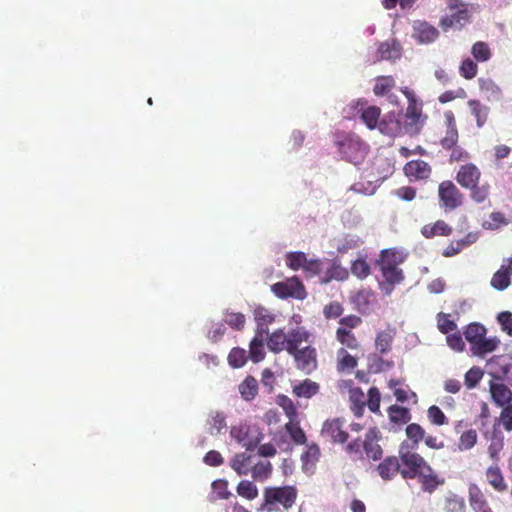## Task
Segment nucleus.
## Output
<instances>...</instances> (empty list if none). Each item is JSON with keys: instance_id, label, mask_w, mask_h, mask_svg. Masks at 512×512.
I'll list each match as a JSON object with an SVG mask.
<instances>
[{"instance_id": "nucleus-1", "label": "nucleus", "mask_w": 512, "mask_h": 512, "mask_svg": "<svg viewBox=\"0 0 512 512\" xmlns=\"http://www.w3.org/2000/svg\"><path fill=\"white\" fill-rule=\"evenodd\" d=\"M335 145L341 159L353 165L362 163L369 151L368 144L354 133H337Z\"/></svg>"}, {"instance_id": "nucleus-2", "label": "nucleus", "mask_w": 512, "mask_h": 512, "mask_svg": "<svg viewBox=\"0 0 512 512\" xmlns=\"http://www.w3.org/2000/svg\"><path fill=\"white\" fill-rule=\"evenodd\" d=\"M298 491L296 487L286 485L279 487H266L263 491L264 502L261 510L264 512H283L293 507L296 502Z\"/></svg>"}, {"instance_id": "nucleus-3", "label": "nucleus", "mask_w": 512, "mask_h": 512, "mask_svg": "<svg viewBox=\"0 0 512 512\" xmlns=\"http://www.w3.org/2000/svg\"><path fill=\"white\" fill-rule=\"evenodd\" d=\"M407 254L395 248L381 251L377 264L384 280L392 284H400L404 280L402 269L398 267L405 261Z\"/></svg>"}, {"instance_id": "nucleus-4", "label": "nucleus", "mask_w": 512, "mask_h": 512, "mask_svg": "<svg viewBox=\"0 0 512 512\" xmlns=\"http://www.w3.org/2000/svg\"><path fill=\"white\" fill-rule=\"evenodd\" d=\"M401 459L406 467H413L417 470L424 491L432 493L439 485L444 483V479H440L419 454L403 453Z\"/></svg>"}, {"instance_id": "nucleus-5", "label": "nucleus", "mask_w": 512, "mask_h": 512, "mask_svg": "<svg viewBox=\"0 0 512 512\" xmlns=\"http://www.w3.org/2000/svg\"><path fill=\"white\" fill-rule=\"evenodd\" d=\"M403 93L408 99V107L404 115L405 122L402 123L404 134L415 135L419 133L424 123V119H422V105L418 103L416 95L412 90L405 88Z\"/></svg>"}, {"instance_id": "nucleus-6", "label": "nucleus", "mask_w": 512, "mask_h": 512, "mask_svg": "<svg viewBox=\"0 0 512 512\" xmlns=\"http://www.w3.org/2000/svg\"><path fill=\"white\" fill-rule=\"evenodd\" d=\"M230 436L247 451H253L263 438L262 433L257 428L247 424L232 426Z\"/></svg>"}, {"instance_id": "nucleus-7", "label": "nucleus", "mask_w": 512, "mask_h": 512, "mask_svg": "<svg viewBox=\"0 0 512 512\" xmlns=\"http://www.w3.org/2000/svg\"><path fill=\"white\" fill-rule=\"evenodd\" d=\"M487 373L495 380H505L512 385V356L496 355L486 363Z\"/></svg>"}, {"instance_id": "nucleus-8", "label": "nucleus", "mask_w": 512, "mask_h": 512, "mask_svg": "<svg viewBox=\"0 0 512 512\" xmlns=\"http://www.w3.org/2000/svg\"><path fill=\"white\" fill-rule=\"evenodd\" d=\"M271 290L278 298L281 299H287L289 297L304 299L306 297L305 288L296 276L273 284L271 286Z\"/></svg>"}, {"instance_id": "nucleus-9", "label": "nucleus", "mask_w": 512, "mask_h": 512, "mask_svg": "<svg viewBox=\"0 0 512 512\" xmlns=\"http://www.w3.org/2000/svg\"><path fill=\"white\" fill-rule=\"evenodd\" d=\"M438 196L446 210L456 209L463 201L462 193L451 181H444L439 185Z\"/></svg>"}, {"instance_id": "nucleus-10", "label": "nucleus", "mask_w": 512, "mask_h": 512, "mask_svg": "<svg viewBox=\"0 0 512 512\" xmlns=\"http://www.w3.org/2000/svg\"><path fill=\"white\" fill-rule=\"evenodd\" d=\"M377 164L379 166H386L385 173L379 175L375 180H369L367 182H358L351 186V190L361 193L364 195H373L377 188L380 186L382 181L392 173V167L385 159H378Z\"/></svg>"}, {"instance_id": "nucleus-11", "label": "nucleus", "mask_w": 512, "mask_h": 512, "mask_svg": "<svg viewBox=\"0 0 512 512\" xmlns=\"http://www.w3.org/2000/svg\"><path fill=\"white\" fill-rule=\"evenodd\" d=\"M412 28V37L419 44L433 43L439 36L438 30L426 21H414Z\"/></svg>"}, {"instance_id": "nucleus-12", "label": "nucleus", "mask_w": 512, "mask_h": 512, "mask_svg": "<svg viewBox=\"0 0 512 512\" xmlns=\"http://www.w3.org/2000/svg\"><path fill=\"white\" fill-rule=\"evenodd\" d=\"M379 131L390 137L404 134V127L401 121V115L396 112H389L379 122Z\"/></svg>"}, {"instance_id": "nucleus-13", "label": "nucleus", "mask_w": 512, "mask_h": 512, "mask_svg": "<svg viewBox=\"0 0 512 512\" xmlns=\"http://www.w3.org/2000/svg\"><path fill=\"white\" fill-rule=\"evenodd\" d=\"M291 355L295 359L297 368L306 373H310L317 366L316 351L310 346L298 349L291 353Z\"/></svg>"}, {"instance_id": "nucleus-14", "label": "nucleus", "mask_w": 512, "mask_h": 512, "mask_svg": "<svg viewBox=\"0 0 512 512\" xmlns=\"http://www.w3.org/2000/svg\"><path fill=\"white\" fill-rule=\"evenodd\" d=\"M343 421L340 419L327 420L322 427L321 434L328 437L334 443H344L348 439V433L343 429Z\"/></svg>"}, {"instance_id": "nucleus-15", "label": "nucleus", "mask_w": 512, "mask_h": 512, "mask_svg": "<svg viewBox=\"0 0 512 512\" xmlns=\"http://www.w3.org/2000/svg\"><path fill=\"white\" fill-rule=\"evenodd\" d=\"M469 21L468 11L464 4L451 10V14L441 20V26L444 30L449 28L461 29Z\"/></svg>"}, {"instance_id": "nucleus-16", "label": "nucleus", "mask_w": 512, "mask_h": 512, "mask_svg": "<svg viewBox=\"0 0 512 512\" xmlns=\"http://www.w3.org/2000/svg\"><path fill=\"white\" fill-rule=\"evenodd\" d=\"M268 329L260 328V331H256L255 336L250 342L249 355L253 362L258 363L265 357L264 345L267 339Z\"/></svg>"}, {"instance_id": "nucleus-17", "label": "nucleus", "mask_w": 512, "mask_h": 512, "mask_svg": "<svg viewBox=\"0 0 512 512\" xmlns=\"http://www.w3.org/2000/svg\"><path fill=\"white\" fill-rule=\"evenodd\" d=\"M481 173L480 170L473 164L461 166L459 169L456 180L464 188L470 189L478 184Z\"/></svg>"}, {"instance_id": "nucleus-18", "label": "nucleus", "mask_w": 512, "mask_h": 512, "mask_svg": "<svg viewBox=\"0 0 512 512\" xmlns=\"http://www.w3.org/2000/svg\"><path fill=\"white\" fill-rule=\"evenodd\" d=\"M444 117L447 129L445 136L441 139V145L444 149H452L458 141L455 117L452 111H446Z\"/></svg>"}, {"instance_id": "nucleus-19", "label": "nucleus", "mask_w": 512, "mask_h": 512, "mask_svg": "<svg viewBox=\"0 0 512 512\" xmlns=\"http://www.w3.org/2000/svg\"><path fill=\"white\" fill-rule=\"evenodd\" d=\"M479 88L489 102H499L503 98V91L500 86L491 78H479Z\"/></svg>"}, {"instance_id": "nucleus-20", "label": "nucleus", "mask_w": 512, "mask_h": 512, "mask_svg": "<svg viewBox=\"0 0 512 512\" xmlns=\"http://www.w3.org/2000/svg\"><path fill=\"white\" fill-rule=\"evenodd\" d=\"M378 60L395 61L402 56V46L396 40L382 42L377 50Z\"/></svg>"}, {"instance_id": "nucleus-21", "label": "nucleus", "mask_w": 512, "mask_h": 512, "mask_svg": "<svg viewBox=\"0 0 512 512\" xmlns=\"http://www.w3.org/2000/svg\"><path fill=\"white\" fill-rule=\"evenodd\" d=\"M509 264H503L498 271H496L491 279V286L497 290H505L511 283L510 278L512 275V258L506 260Z\"/></svg>"}, {"instance_id": "nucleus-22", "label": "nucleus", "mask_w": 512, "mask_h": 512, "mask_svg": "<svg viewBox=\"0 0 512 512\" xmlns=\"http://www.w3.org/2000/svg\"><path fill=\"white\" fill-rule=\"evenodd\" d=\"M287 338V352L289 354L300 349L303 342H307L309 338L308 332L303 327H296L285 332Z\"/></svg>"}, {"instance_id": "nucleus-23", "label": "nucleus", "mask_w": 512, "mask_h": 512, "mask_svg": "<svg viewBox=\"0 0 512 512\" xmlns=\"http://www.w3.org/2000/svg\"><path fill=\"white\" fill-rule=\"evenodd\" d=\"M490 392L492 399L500 407L510 404L512 400V391L503 383L491 382Z\"/></svg>"}, {"instance_id": "nucleus-24", "label": "nucleus", "mask_w": 512, "mask_h": 512, "mask_svg": "<svg viewBox=\"0 0 512 512\" xmlns=\"http://www.w3.org/2000/svg\"><path fill=\"white\" fill-rule=\"evenodd\" d=\"M405 174L415 179H426L430 176V166L422 160H413L408 162L404 167Z\"/></svg>"}, {"instance_id": "nucleus-25", "label": "nucleus", "mask_w": 512, "mask_h": 512, "mask_svg": "<svg viewBox=\"0 0 512 512\" xmlns=\"http://www.w3.org/2000/svg\"><path fill=\"white\" fill-rule=\"evenodd\" d=\"M230 467L239 475H247L251 471L252 456L245 452L235 454L230 460Z\"/></svg>"}, {"instance_id": "nucleus-26", "label": "nucleus", "mask_w": 512, "mask_h": 512, "mask_svg": "<svg viewBox=\"0 0 512 512\" xmlns=\"http://www.w3.org/2000/svg\"><path fill=\"white\" fill-rule=\"evenodd\" d=\"M206 426L207 432L210 435L215 436L221 434L227 427L225 413L219 411L211 412L208 416Z\"/></svg>"}, {"instance_id": "nucleus-27", "label": "nucleus", "mask_w": 512, "mask_h": 512, "mask_svg": "<svg viewBox=\"0 0 512 512\" xmlns=\"http://www.w3.org/2000/svg\"><path fill=\"white\" fill-rule=\"evenodd\" d=\"M377 471L383 480H391L400 471L399 460L388 457L377 466Z\"/></svg>"}, {"instance_id": "nucleus-28", "label": "nucleus", "mask_w": 512, "mask_h": 512, "mask_svg": "<svg viewBox=\"0 0 512 512\" xmlns=\"http://www.w3.org/2000/svg\"><path fill=\"white\" fill-rule=\"evenodd\" d=\"M267 346L273 353H280L284 350L287 351V338L282 329L275 330L273 333L267 335Z\"/></svg>"}, {"instance_id": "nucleus-29", "label": "nucleus", "mask_w": 512, "mask_h": 512, "mask_svg": "<svg viewBox=\"0 0 512 512\" xmlns=\"http://www.w3.org/2000/svg\"><path fill=\"white\" fill-rule=\"evenodd\" d=\"M469 501L475 512H483V510L489 508L484 494L476 484L469 486Z\"/></svg>"}, {"instance_id": "nucleus-30", "label": "nucleus", "mask_w": 512, "mask_h": 512, "mask_svg": "<svg viewBox=\"0 0 512 512\" xmlns=\"http://www.w3.org/2000/svg\"><path fill=\"white\" fill-rule=\"evenodd\" d=\"M486 478L489 484L497 491H504L507 485L504 481L503 475L500 471L498 464H492L486 470Z\"/></svg>"}, {"instance_id": "nucleus-31", "label": "nucleus", "mask_w": 512, "mask_h": 512, "mask_svg": "<svg viewBox=\"0 0 512 512\" xmlns=\"http://www.w3.org/2000/svg\"><path fill=\"white\" fill-rule=\"evenodd\" d=\"M250 472L255 481L264 482L271 476L272 465L268 460H261L257 463H252Z\"/></svg>"}, {"instance_id": "nucleus-32", "label": "nucleus", "mask_w": 512, "mask_h": 512, "mask_svg": "<svg viewBox=\"0 0 512 512\" xmlns=\"http://www.w3.org/2000/svg\"><path fill=\"white\" fill-rule=\"evenodd\" d=\"M468 106L470 108L472 115L476 119L477 126L481 128L487 121L490 111L489 107L482 104L478 100H469Z\"/></svg>"}, {"instance_id": "nucleus-33", "label": "nucleus", "mask_w": 512, "mask_h": 512, "mask_svg": "<svg viewBox=\"0 0 512 512\" xmlns=\"http://www.w3.org/2000/svg\"><path fill=\"white\" fill-rule=\"evenodd\" d=\"M486 334L484 326L478 323H471L467 326L464 335L466 340L471 344V350L473 346H476Z\"/></svg>"}, {"instance_id": "nucleus-34", "label": "nucleus", "mask_w": 512, "mask_h": 512, "mask_svg": "<svg viewBox=\"0 0 512 512\" xmlns=\"http://www.w3.org/2000/svg\"><path fill=\"white\" fill-rule=\"evenodd\" d=\"M451 231V227L443 220H438L433 225H425L421 230L426 238H432L435 235L447 236Z\"/></svg>"}, {"instance_id": "nucleus-35", "label": "nucleus", "mask_w": 512, "mask_h": 512, "mask_svg": "<svg viewBox=\"0 0 512 512\" xmlns=\"http://www.w3.org/2000/svg\"><path fill=\"white\" fill-rule=\"evenodd\" d=\"M373 300V292L367 289L358 291L353 298L355 305L361 313H368L370 311Z\"/></svg>"}, {"instance_id": "nucleus-36", "label": "nucleus", "mask_w": 512, "mask_h": 512, "mask_svg": "<svg viewBox=\"0 0 512 512\" xmlns=\"http://www.w3.org/2000/svg\"><path fill=\"white\" fill-rule=\"evenodd\" d=\"M319 385L310 380L306 379L293 387V393L297 397L310 398L318 392Z\"/></svg>"}, {"instance_id": "nucleus-37", "label": "nucleus", "mask_w": 512, "mask_h": 512, "mask_svg": "<svg viewBox=\"0 0 512 512\" xmlns=\"http://www.w3.org/2000/svg\"><path fill=\"white\" fill-rule=\"evenodd\" d=\"M319 455L320 450L316 444H311L307 447V450L301 456L302 466L305 472H309L313 469L319 459Z\"/></svg>"}, {"instance_id": "nucleus-38", "label": "nucleus", "mask_w": 512, "mask_h": 512, "mask_svg": "<svg viewBox=\"0 0 512 512\" xmlns=\"http://www.w3.org/2000/svg\"><path fill=\"white\" fill-rule=\"evenodd\" d=\"M285 430L290 435V438L297 445H302L306 443V435L302 428L300 427V421H288L285 424Z\"/></svg>"}, {"instance_id": "nucleus-39", "label": "nucleus", "mask_w": 512, "mask_h": 512, "mask_svg": "<svg viewBox=\"0 0 512 512\" xmlns=\"http://www.w3.org/2000/svg\"><path fill=\"white\" fill-rule=\"evenodd\" d=\"M380 108L376 106H368L362 109L361 119L369 129H374L379 125Z\"/></svg>"}, {"instance_id": "nucleus-40", "label": "nucleus", "mask_w": 512, "mask_h": 512, "mask_svg": "<svg viewBox=\"0 0 512 512\" xmlns=\"http://www.w3.org/2000/svg\"><path fill=\"white\" fill-rule=\"evenodd\" d=\"M465 501L453 492H448L445 497V512H465Z\"/></svg>"}, {"instance_id": "nucleus-41", "label": "nucleus", "mask_w": 512, "mask_h": 512, "mask_svg": "<svg viewBox=\"0 0 512 512\" xmlns=\"http://www.w3.org/2000/svg\"><path fill=\"white\" fill-rule=\"evenodd\" d=\"M500 341L496 337L493 338H482V340L473 346L472 352L477 356H484L487 353L493 352L499 345Z\"/></svg>"}, {"instance_id": "nucleus-42", "label": "nucleus", "mask_w": 512, "mask_h": 512, "mask_svg": "<svg viewBox=\"0 0 512 512\" xmlns=\"http://www.w3.org/2000/svg\"><path fill=\"white\" fill-rule=\"evenodd\" d=\"M388 414L391 422L396 424H406L411 419L409 410L401 406H390L388 409Z\"/></svg>"}, {"instance_id": "nucleus-43", "label": "nucleus", "mask_w": 512, "mask_h": 512, "mask_svg": "<svg viewBox=\"0 0 512 512\" xmlns=\"http://www.w3.org/2000/svg\"><path fill=\"white\" fill-rule=\"evenodd\" d=\"M394 338V333L391 330L381 331L377 334L375 345L377 351L386 353L390 350Z\"/></svg>"}, {"instance_id": "nucleus-44", "label": "nucleus", "mask_w": 512, "mask_h": 512, "mask_svg": "<svg viewBox=\"0 0 512 512\" xmlns=\"http://www.w3.org/2000/svg\"><path fill=\"white\" fill-rule=\"evenodd\" d=\"M258 389V383L253 377H247L240 385L239 392L245 400H251L255 397Z\"/></svg>"}, {"instance_id": "nucleus-45", "label": "nucleus", "mask_w": 512, "mask_h": 512, "mask_svg": "<svg viewBox=\"0 0 512 512\" xmlns=\"http://www.w3.org/2000/svg\"><path fill=\"white\" fill-rule=\"evenodd\" d=\"M306 259V254L300 251L288 252L285 256L286 265L294 271L302 269L306 263Z\"/></svg>"}, {"instance_id": "nucleus-46", "label": "nucleus", "mask_w": 512, "mask_h": 512, "mask_svg": "<svg viewBox=\"0 0 512 512\" xmlns=\"http://www.w3.org/2000/svg\"><path fill=\"white\" fill-rule=\"evenodd\" d=\"M223 320L225 324L235 330H242L246 323L244 314L232 311H226Z\"/></svg>"}, {"instance_id": "nucleus-47", "label": "nucleus", "mask_w": 512, "mask_h": 512, "mask_svg": "<svg viewBox=\"0 0 512 512\" xmlns=\"http://www.w3.org/2000/svg\"><path fill=\"white\" fill-rule=\"evenodd\" d=\"M277 403L284 410L289 421L299 420L297 408L289 397L281 395L278 397Z\"/></svg>"}, {"instance_id": "nucleus-48", "label": "nucleus", "mask_w": 512, "mask_h": 512, "mask_svg": "<svg viewBox=\"0 0 512 512\" xmlns=\"http://www.w3.org/2000/svg\"><path fill=\"white\" fill-rule=\"evenodd\" d=\"M395 80L391 76H379L376 79V83L374 86V93L377 96H383L389 93V91L394 87Z\"/></svg>"}, {"instance_id": "nucleus-49", "label": "nucleus", "mask_w": 512, "mask_h": 512, "mask_svg": "<svg viewBox=\"0 0 512 512\" xmlns=\"http://www.w3.org/2000/svg\"><path fill=\"white\" fill-rule=\"evenodd\" d=\"M255 320L257 322V330L260 331V328H267L268 324L274 321V315L268 309L264 307H258L254 312Z\"/></svg>"}, {"instance_id": "nucleus-50", "label": "nucleus", "mask_w": 512, "mask_h": 512, "mask_svg": "<svg viewBox=\"0 0 512 512\" xmlns=\"http://www.w3.org/2000/svg\"><path fill=\"white\" fill-rule=\"evenodd\" d=\"M473 57L479 62H486L491 58V51L487 43L476 42L471 49Z\"/></svg>"}, {"instance_id": "nucleus-51", "label": "nucleus", "mask_w": 512, "mask_h": 512, "mask_svg": "<svg viewBox=\"0 0 512 512\" xmlns=\"http://www.w3.org/2000/svg\"><path fill=\"white\" fill-rule=\"evenodd\" d=\"M237 493L249 500H253L258 496L256 485L248 480H242L237 486Z\"/></svg>"}, {"instance_id": "nucleus-52", "label": "nucleus", "mask_w": 512, "mask_h": 512, "mask_svg": "<svg viewBox=\"0 0 512 512\" xmlns=\"http://www.w3.org/2000/svg\"><path fill=\"white\" fill-rule=\"evenodd\" d=\"M477 442V432L473 429L465 431L459 438L458 449L460 451L470 450Z\"/></svg>"}, {"instance_id": "nucleus-53", "label": "nucleus", "mask_w": 512, "mask_h": 512, "mask_svg": "<svg viewBox=\"0 0 512 512\" xmlns=\"http://www.w3.org/2000/svg\"><path fill=\"white\" fill-rule=\"evenodd\" d=\"M470 190H471V194H470L471 199L474 202L480 204V203H484L485 201L488 200L489 193H490V185L487 183L483 184L481 186L476 184L474 187H471Z\"/></svg>"}, {"instance_id": "nucleus-54", "label": "nucleus", "mask_w": 512, "mask_h": 512, "mask_svg": "<svg viewBox=\"0 0 512 512\" xmlns=\"http://www.w3.org/2000/svg\"><path fill=\"white\" fill-rule=\"evenodd\" d=\"M247 361V352L241 348H233L228 355V362L234 368L242 367Z\"/></svg>"}, {"instance_id": "nucleus-55", "label": "nucleus", "mask_w": 512, "mask_h": 512, "mask_svg": "<svg viewBox=\"0 0 512 512\" xmlns=\"http://www.w3.org/2000/svg\"><path fill=\"white\" fill-rule=\"evenodd\" d=\"M351 273L359 279H364L370 274V266L363 258L352 262Z\"/></svg>"}, {"instance_id": "nucleus-56", "label": "nucleus", "mask_w": 512, "mask_h": 512, "mask_svg": "<svg viewBox=\"0 0 512 512\" xmlns=\"http://www.w3.org/2000/svg\"><path fill=\"white\" fill-rule=\"evenodd\" d=\"M507 221L505 216L501 212H492L489 216V220L484 221L482 227L487 230H496L501 225H506Z\"/></svg>"}, {"instance_id": "nucleus-57", "label": "nucleus", "mask_w": 512, "mask_h": 512, "mask_svg": "<svg viewBox=\"0 0 512 512\" xmlns=\"http://www.w3.org/2000/svg\"><path fill=\"white\" fill-rule=\"evenodd\" d=\"M483 377V371L479 367H472L464 377V383L468 389L476 387Z\"/></svg>"}, {"instance_id": "nucleus-58", "label": "nucleus", "mask_w": 512, "mask_h": 512, "mask_svg": "<svg viewBox=\"0 0 512 512\" xmlns=\"http://www.w3.org/2000/svg\"><path fill=\"white\" fill-rule=\"evenodd\" d=\"M339 361V368L344 369H353L357 365L356 358L350 355L344 348H341L337 354Z\"/></svg>"}, {"instance_id": "nucleus-59", "label": "nucleus", "mask_w": 512, "mask_h": 512, "mask_svg": "<svg viewBox=\"0 0 512 512\" xmlns=\"http://www.w3.org/2000/svg\"><path fill=\"white\" fill-rule=\"evenodd\" d=\"M459 71L465 79H472L476 76L478 67L472 59L467 58L462 61Z\"/></svg>"}, {"instance_id": "nucleus-60", "label": "nucleus", "mask_w": 512, "mask_h": 512, "mask_svg": "<svg viewBox=\"0 0 512 512\" xmlns=\"http://www.w3.org/2000/svg\"><path fill=\"white\" fill-rule=\"evenodd\" d=\"M226 332L225 323L222 322H212L211 328L207 332V338L211 342L219 341Z\"/></svg>"}, {"instance_id": "nucleus-61", "label": "nucleus", "mask_w": 512, "mask_h": 512, "mask_svg": "<svg viewBox=\"0 0 512 512\" xmlns=\"http://www.w3.org/2000/svg\"><path fill=\"white\" fill-rule=\"evenodd\" d=\"M504 443L502 438H493L489 447H488V454L493 461V464H498V461L500 459L499 454L501 450L503 449Z\"/></svg>"}, {"instance_id": "nucleus-62", "label": "nucleus", "mask_w": 512, "mask_h": 512, "mask_svg": "<svg viewBox=\"0 0 512 512\" xmlns=\"http://www.w3.org/2000/svg\"><path fill=\"white\" fill-rule=\"evenodd\" d=\"M337 338L343 345L347 346L348 348L353 349L357 347V340L355 339L354 335L346 329L339 328L337 330Z\"/></svg>"}, {"instance_id": "nucleus-63", "label": "nucleus", "mask_w": 512, "mask_h": 512, "mask_svg": "<svg viewBox=\"0 0 512 512\" xmlns=\"http://www.w3.org/2000/svg\"><path fill=\"white\" fill-rule=\"evenodd\" d=\"M428 418L435 425H444L447 423V418L438 406H431L428 409Z\"/></svg>"}, {"instance_id": "nucleus-64", "label": "nucleus", "mask_w": 512, "mask_h": 512, "mask_svg": "<svg viewBox=\"0 0 512 512\" xmlns=\"http://www.w3.org/2000/svg\"><path fill=\"white\" fill-rule=\"evenodd\" d=\"M497 319L502 330L512 336V314L508 311H504L498 314Z\"/></svg>"}]
</instances>
